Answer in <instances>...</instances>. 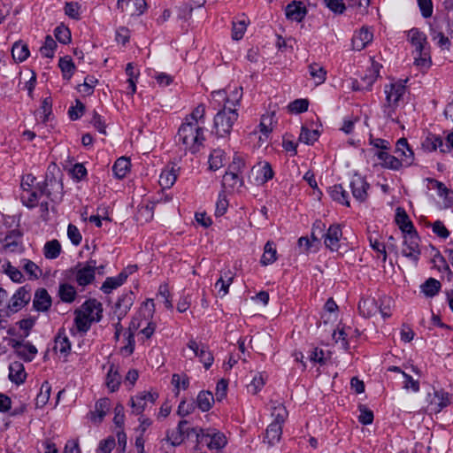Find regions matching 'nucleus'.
Here are the masks:
<instances>
[{
  "label": "nucleus",
  "instance_id": "obj_1",
  "mask_svg": "<svg viewBox=\"0 0 453 453\" xmlns=\"http://www.w3.org/2000/svg\"><path fill=\"white\" fill-rule=\"evenodd\" d=\"M204 128L200 126L191 124V122L183 121L178 129L176 135V142L182 144L184 150L190 151L192 154L196 153L205 140L203 135Z\"/></svg>",
  "mask_w": 453,
  "mask_h": 453
},
{
  "label": "nucleus",
  "instance_id": "obj_2",
  "mask_svg": "<svg viewBox=\"0 0 453 453\" xmlns=\"http://www.w3.org/2000/svg\"><path fill=\"white\" fill-rule=\"evenodd\" d=\"M238 117L237 109L224 105L223 109L214 116L212 133L219 138L229 136Z\"/></svg>",
  "mask_w": 453,
  "mask_h": 453
},
{
  "label": "nucleus",
  "instance_id": "obj_3",
  "mask_svg": "<svg viewBox=\"0 0 453 453\" xmlns=\"http://www.w3.org/2000/svg\"><path fill=\"white\" fill-rule=\"evenodd\" d=\"M194 434L196 440V449L200 444H206L210 449H220L226 445V438L223 433L215 429L192 427L188 431V436Z\"/></svg>",
  "mask_w": 453,
  "mask_h": 453
},
{
  "label": "nucleus",
  "instance_id": "obj_4",
  "mask_svg": "<svg viewBox=\"0 0 453 453\" xmlns=\"http://www.w3.org/2000/svg\"><path fill=\"white\" fill-rule=\"evenodd\" d=\"M426 399L428 403V409L435 414L453 403V395L442 388H434L433 393H428Z\"/></svg>",
  "mask_w": 453,
  "mask_h": 453
},
{
  "label": "nucleus",
  "instance_id": "obj_5",
  "mask_svg": "<svg viewBox=\"0 0 453 453\" xmlns=\"http://www.w3.org/2000/svg\"><path fill=\"white\" fill-rule=\"evenodd\" d=\"M420 237L418 232L403 235L402 255L418 265L421 254L419 247Z\"/></svg>",
  "mask_w": 453,
  "mask_h": 453
},
{
  "label": "nucleus",
  "instance_id": "obj_6",
  "mask_svg": "<svg viewBox=\"0 0 453 453\" xmlns=\"http://www.w3.org/2000/svg\"><path fill=\"white\" fill-rule=\"evenodd\" d=\"M381 65L372 61V67L359 80L356 79L352 81V89L354 91H370L373 83L380 76V69Z\"/></svg>",
  "mask_w": 453,
  "mask_h": 453
},
{
  "label": "nucleus",
  "instance_id": "obj_7",
  "mask_svg": "<svg viewBox=\"0 0 453 453\" xmlns=\"http://www.w3.org/2000/svg\"><path fill=\"white\" fill-rule=\"evenodd\" d=\"M8 344L13 349L16 356L24 362L33 361L38 352L35 345L25 340L8 339Z\"/></svg>",
  "mask_w": 453,
  "mask_h": 453
},
{
  "label": "nucleus",
  "instance_id": "obj_8",
  "mask_svg": "<svg viewBox=\"0 0 453 453\" xmlns=\"http://www.w3.org/2000/svg\"><path fill=\"white\" fill-rule=\"evenodd\" d=\"M213 97L225 102V105L236 109L235 107L240 104L242 97V88L231 86L227 89L219 90L212 92Z\"/></svg>",
  "mask_w": 453,
  "mask_h": 453
},
{
  "label": "nucleus",
  "instance_id": "obj_9",
  "mask_svg": "<svg viewBox=\"0 0 453 453\" xmlns=\"http://www.w3.org/2000/svg\"><path fill=\"white\" fill-rule=\"evenodd\" d=\"M407 81L408 79L398 80L395 82L385 85L384 93L386 95V103H390L393 105H399V102L405 94V83Z\"/></svg>",
  "mask_w": 453,
  "mask_h": 453
},
{
  "label": "nucleus",
  "instance_id": "obj_10",
  "mask_svg": "<svg viewBox=\"0 0 453 453\" xmlns=\"http://www.w3.org/2000/svg\"><path fill=\"white\" fill-rule=\"evenodd\" d=\"M349 188L351 189L353 197L359 203H363L367 199V190L370 188V184L366 181L365 177L355 173L351 177Z\"/></svg>",
  "mask_w": 453,
  "mask_h": 453
},
{
  "label": "nucleus",
  "instance_id": "obj_11",
  "mask_svg": "<svg viewBox=\"0 0 453 453\" xmlns=\"http://www.w3.org/2000/svg\"><path fill=\"white\" fill-rule=\"evenodd\" d=\"M342 237V226L338 223H334L329 226L326 233L323 234L324 244L326 249L331 251H338L340 249V241Z\"/></svg>",
  "mask_w": 453,
  "mask_h": 453
},
{
  "label": "nucleus",
  "instance_id": "obj_12",
  "mask_svg": "<svg viewBox=\"0 0 453 453\" xmlns=\"http://www.w3.org/2000/svg\"><path fill=\"white\" fill-rule=\"evenodd\" d=\"M158 398L157 392L143 391L131 397L130 403L133 408V412L136 415H141L145 411L147 403L153 404Z\"/></svg>",
  "mask_w": 453,
  "mask_h": 453
},
{
  "label": "nucleus",
  "instance_id": "obj_13",
  "mask_svg": "<svg viewBox=\"0 0 453 453\" xmlns=\"http://www.w3.org/2000/svg\"><path fill=\"white\" fill-rule=\"evenodd\" d=\"M31 288L28 285L22 286L18 288L15 294L12 296L8 309L12 312H17L26 306L31 299Z\"/></svg>",
  "mask_w": 453,
  "mask_h": 453
},
{
  "label": "nucleus",
  "instance_id": "obj_14",
  "mask_svg": "<svg viewBox=\"0 0 453 453\" xmlns=\"http://www.w3.org/2000/svg\"><path fill=\"white\" fill-rule=\"evenodd\" d=\"M22 236L23 234L19 228L9 231L2 240V250L5 252H21L23 250Z\"/></svg>",
  "mask_w": 453,
  "mask_h": 453
},
{
  "label": "nucleus",
  "instance_id": "obj_15",
  "mask_svg": "<svg viewBox=\"0 0 453 453\" xmlns=\"http://www.w3.org/2000/svg\"><path fill=\"white\" fill-rule=\"evenodd\" d=\"M251 171L257 173L255 183L257 186L265 185L269 180H273L275 175L272 165L267 161L258 162L252 167Z\"/></svg>",
  "mask_w": 453,
  "mask_h": 453
},
{
  "label": "nucleus",
  "instance_id": "obj_16",
  "mask_svg": "<svg viewBox=\"0 0 453 453\" xmlns=\"http://www.w3.org/2000/svg\"><path fill=\"white\" fill-rule=\"evenodd\" d=\"M26 410V403L20 400H12L9 396L2 394V412H7L10 417H18L21 416Z\"/></svg>",
  "mask_w": 453,
  "mask_h": 453
},
{
  "label": "nucleus",
  "instance_id": "obj_17",
  "mask_svg": "<svg viewBox=\"0 0 453 453\" xmlns=\"http://www.w3.org/2000/svg\"><path fill=\"white\" fill-rule=\"evenodd\" d=\"M411 44L415 48L417 54H424V50H429L427 37L418 28L413 27L408 32Z\"/></svg>",
  "mask_w": 453,
  "mask_h": 453
},
{
  "label": "nucleus",
  "instance_id": "obj_18",
  "mask_svg": "<svg viewBox=\"0 0 453 453\" xmlns=\"http://www.w3.org/2000/svg\"><path fill=\"white\" fill-rule=\"evenodd\" d=\"M188 421L185 419H181L177 426L176 431L167 432L166 434V441H169L173 446L176 447L180 445L185 438H189L188 436V431L191 428H186V425H188Z\"/></svg>",
  "mask_w": 453,
  "mask_h": 453
},
{
  "label": "nucleus",
  "instance_id": "obj_19",
  "mask_svg": "<svg viewBox=\"0 0 453 453\" xmlns=\"http://www.w3.org/2000/svg\"><path fill=\"white\" fill-rule=\"evenodd\" d=\"M52 300L48 291L44 288H38L34 296L33 307L37 311H48L51 307Z\"/></svg>",
  "mask_w": 453,
  "mask_h": 453
},
{
  "label": "nucleus",
  "instance_id": "obj_20",
  "mask_svg": "<svg viewBox=\"0 0 453 453\" xmlns=\"http://www.w3.org/2000/svg\"><path fill=\"white\" fill-rule=\"evenodd\" d=\"M134 301V294L133 291L122 295L115 305V314L119 320H122L126 317Z\"/></svg>",
  "mask_w": 453,
  "mask_h": 453
},
{
  "label": "nucleus",
  "instance_id": "obj_21",
  "mask_svg": "<svg viewBox=\"0 0 453 453\" xmlns=\"http://www.w3.org/2000/svg\"><path fill=\"white\" fill-rule=\"evenodd\" d=\"M286 17L296 22H301L307 14V8L300 1H292L285 9Z\"/></svg>",
  "mask_w": 453,
  "mask_h": 453
},
{
  "label": "nucleus",
  "instance_id": "obj_22",
  "mask_svg": "<svg viewBox=\"0 0 453 453\" xmlns=\"http://www.w3.org/2000/svg\"><path fill=\"white\" fill-rule=\"evenodd\" d=\"M395 221L399 226V229L403 232V235L411 234L412 232H418L407 212L402 207L396 208Z\"/></svg>",
  "mask_w": 453,
  "mask_h": 453
},
{
  "label": "nucleus",
  "instance_id": "obj_23",
  "mask_svg": "<svg viewBox=\"0 0 453 453\" xmlns=\"http://www.w3.org/2000/svg\"><path fill=\"white\" fill-rule=\"evenodd\" d=\"M73 273H75L76 282L81 287L91 284L95 280V272L86 268L82 263H78L73 269Z\"/></svg>",
  "mask_w": 453,
  "mask_h": 453
},
{
  "label": "nucleus",
  "instance_id": "obj_24",
  "mask_svg": "<svg viewBox=\"0 0 453 453\" xmlns=\"http://www.w3.org/2000/svg\"><path fill=\"white\" fill-rule=\"evenodd\" d=\"M422 148L428 152L435 151L437 149H440L441 153L449 151V146L444 148L441 136L433 133H428L425 140L422 142Z\"/></svg>",
  "mask_w": 453,
  "mask_h": 453
},
{
  "label": "nucleus",
  "instance_id": "obj_25",
  "mask_svg": "<svg viewBox=\"0 0 453 453\" xmlns=\"http://www.w3.org/2000/svg\"><path fill=\"white\" fill-rule=\"evenodd\" d=\"M74 324L80 333H87L90 329L92 323H97L103 319L101 311H99V314L97 313V317H94V319H88L87 315L77 310L74 311Z\"/></svg>",
  "mask_w": 453,
  "mask_h": 453
},
{
  "label": "nucleus",
  "instance_id": "obj_26",
  "mask_svg": "<svg viewBox=\"0 0 453 453\" xmlns=\"http://www.w3.org/2000/svg\"><path fill=\"white\" fill-rule=\"evenodd\" d=\"M180 167L173 164L171 167L167 165L159 176V185L163 188H170L177 180Z\"/></svg>",
  "mask_w": 453,
  "mask_h": 453
},
{
  "label": "nucleus",
  "instance_id": "obj_27",
  "mask_svg": "<svg viewBox=\"0 0 453 453\" xmlns=\"http://www.w3.org/2000/svg\"><path fill=\"white\" fill-rule=\"evenodd\" d=\"M110 406L111 401L109 398L104 397L99 399L95 404V411L89 412L91 421L96 424H100L110 410Z\"/></svg>",
  "mask_w": 453,
  "mask_h": 453
},
{
  "label": "nucleus",
  "instance_id": "obj_28",
  "mask_svg": "<svg viewBox=\"0 0 453 453\" xmlns=\"http://www.w3.org/2000/svg\"><path fill=\"white\" fill-rule=\"evenodd\" d=\"M372 33L368 28L362 27L352 37V49L357 51L364 50L372 41Z\"/></svg>",
  "mask_w": 453,
  "mask_h": 453
},
{
  "label": "nucleus",
  "instance_id": "obj_29",
  "mask_svg": "<svg viewBox=\"0 0 453 453\" xmlns=\"http://www.w3.org/2000/svg\"><path fill=\"white\" fill-rule=\"evenodd\" d=\"M375 155L381 161L380 165L383 168L398 171L403 167V161L387 151H378Z\"/></svg>",
  "mask_w": 453,
  "mask_h": 453
},
{
  "label": "nucleus",
  "instance_id": "obj_30",
  "mask_svg": "<svg viewBox=\"0 0 453 453\" xmlns=\"http://www.w3.org/2000/svg\"><path fill=\"white\" fill-rule=\"evenodd\" d=\"M71 342L66 336L65 329L60 328L55 336V345L53 347L56 352H59L63 357H66L71 352Z\"/></svg>",
  "mask_w": 453,
  "mask_h": 453
},
{
  "label": "nucleus",
  "instance_id": "obj_31",
  "mask_svg": "<svg viewBox=\"0 0 453 453\" xmlns=\"http://www.w3.org/2000/svg\"><path fill=\"white\" fill-rule=\"evenodd\" d=\"M379 300L374 297L362 298L358 302V311L365 318H370L378 313Z\"/></svg>",
  "mask_w": 453,
  "mask_h": 453
},
{
  "label": "nucleus",
  "instance_id": "obj_32",
  "mask_svg": "<svg viewBox=\"0 0 453 453\" xmlns=\"http://www.w3.org/2000/svg\"><path fill=\"white\" fill-rule=\"evenodd\" d=\"M327 192L330 196V197L347 207L350 206L349 199V193L348 191L342 187V184H335L332 187H329L327 189Z\"/></svg>",
  "mask_w": 453,
  "mask_h": 453
},
{
  "label": "nucleus",
  "instance_id": "obj_33",
  "mask_svg": "<svg viewBox=\"0 0 453 453\" xmlns=\"http://www.w3.org/2000/svg\"><path fill=\"white\" fill-rule=\"evenodd\" d=\"M77 311L87 315L88 319H94V317H97L99 311H101V315H103L104 309L103 304L95 298H90L85 301Z\"/></svg>",
  "mask_w": 453,
  "mask_h": 453
},
{
  "label": "nucleus",
  "instance_id": "obj_34",
  "mask_svg": "<svg viewBox=\"0 0 453 453\" xmlns=\"http://www.w3.org/2000/svg\"><path fill=\"white\" fill-rule=\"evenodd\" d=\"M27 377L25 368L22 363L15 361L9 365V379L12 382L20 385L22 384Z\"/></svg>",
  "mask_w": 453,
  "mask_h": 453
},
{
  "label": "nucleus",
  "instance_id": "obj_35",
  "mask_svg": "<svg viewBox=\"0 0 453 453\" xmlns=\"http://www.w3.org/2000/svg\"><path fill=\"white\" fill-rule=\"evenodd\" d=\"M282 435V427L276 424H270L264 435V442L269 446H273L278 443Z\"/></svg>",
  "mask_w": 453,
  "mask_h": 453
},
{
  "label": "nucleus",
  "instance_id": "obj_36",
  "mask_svg": "<svg viewBox=\"0 0 453 453\" xmlns=\"http://www.w3.org/2000/svg\"><path fill=\"white\" fill-rule=\"evenodd\" d=\"M127 280V274L119 273L116 277H107L102 284L101 290L104 294H110L113 289L118 288Z\"/></svg>",
  "mask_w": 453,
  "mask_h": 453
},
{
  "label": "nucleus",
  "instance_id": "obj_37",
  "mask_svg": "<svg viewBox=\"0 0 453 453\" xmlns=\"http://www.w3.org/2000/svg\"><path fill=\"white\" fill-rule=\"evenodd\" d=\"M196 406L203 412H206L211 410L214 403V396L211 391H200L196 400Z\"/></svg>",
  "mask_w": 453,
  "mask_h": 453
},
{
  "label": "nucleus",
  "instance_id": "obj_38",
  "mask_svg": "<svg viewBox=\"0 0 453 453\" xmlns=\"http://www.w3.org/2000/svg\"><path fill=\"white\" fill-rule=\"evenodd\" d=\"M48 188L50 192L49 199L54 202L56 199H61L63 196L64 186L61 180H58L53 174L48 175Z\"/></svg>",
  "mask_w": 453,
  "mask_h": 453
},
{
  "label": "nucleus",
  "instance_id": "obj_39",
  "mask_svg": "<svg viewBox=\"0 0 453 453\" xmlns=\"http://www.w3.org/2000/svg\"><path fill=\"white\" fill-rule=\"evenodd\" d=\"M222 185L225 188H229L232 189H234V188L238 189V188L243 187V185H244L243 177L240 173H234L226 171L223 176Z\"/></svg>",
  "mask_w": 453,
  "mask_h": 453
},
{
  "label": "nucleus",
  "instance_id": "obj_40",
  "mask_svg": "<svg viewBox=\"0 0 453 453\" xmlns=\"http://www.w3.org/2000/svg\"><path fill=\"white\" fill-rule=\"evenodd\" d=\"M58 66L62 72L64 80L69 81L76 70V66L70 56H65L59 58Z\"/></svg>",
  "mask_w": 453,
  "mask_h": 453
},
{
  "label": "nucleus",
  "instance_id": "obj_41",
  "mask_svg": "<svg viewBox=\"0 0 453 453\" xmlns=\"http://www.w3.org/2000/svg\"><path fill=\"white\" fill-rule=\"evenodd\" d=\"M277 260V250L273 241H268L264 247V253L261 257L260 263L262 265H269Z\"/></svg>",
  "mask_w": 453,
  "mask_h": 453
},
{
  "label": "nucleus",
  "instance_id": "obj_42",
  "mask_svg": "<svg viewBox=\"0 0 453 453\" xmlns=\"http://www.w3.org/2000/svg\"><path fill=\"white\" fill-rule=\"evenodd\" d=\"M131 163L128 158L121 157L118 158L113 166L112 172L117 179H123L130 169Z\"/></svg>",
  "mask_w": 453,
  "mask_h": 453
},
{
  "label": "nucleus",
  "instance_id": "obj_43",
  "mask_svg": "<svg viewBox=\"0 0 453 453\" xmlns=\"http://www.w3.org/2000/svg\"><path fill=\"white\" fill-rule=\"evenodd\" d=\"M58 296L62 302L71 303L75 300L77 292L73 286L62 283L59 285Z\"/></svg>",
  "mask_w": 453,
  "mask_h": 453
},
{
  "label": "nucleus",
  "instance_id": "obj_44",
  "mask_svg": "<svg viewBox=\"0 0 453 453\" xmlns=\"http://www.w3.org/2000/svg\"><path fill=\"white\" fill-rule=\"evenodd\" d=\"M420 288L425 296L433 297L439 293L441 288V284L438 280L434 278H429L421 285Z\"/></svg>",
  "mask_w": 453,
  "mask_h": 453
},
{
  "label": "nucleus",
  "instance_id": "obj_45",
  "mask_svg": "<svg viewBox=\"0 0 453 453\" xmlns=\"http://www.w3.org/2000/svg\"><path fill=\"white\" fill-rule=\"evenodd\" d=\"M120 379L121 377L117 369H115L114 365H111L106 376V386L111 393L119 389Z\"/></svg>",
  "mask_w": 453,
  "mask_h": 453
},
{
  "label": "nucleus",
  "instance_id": "obj_46",
  "mask_svg": "<svg viewBox=\"0 0 453 453\" xmlns=\"http://www.w3.org/2000/svg\"><path fill=\"white\" fill-rule=\"evenodd\" d=\"M204 115L205 106L201 104L197 105L190 114L185 117L184 121L191 122V124H195L196 126H200V124H204Z\"/></svg>",
  "mask_w": 453,
  "mask_h": 453
},
{
  "label": "nucleus",
  "instance_id": "obj_47",
  "mask_svg": "<svg viewBox=\"0 0 453 453\" xmlns=\"http://www.w3.org/2000/svg\"><path fill=\"white\" fill-rule=\"evenodd\" d=\"M50 391L51 386L49 381H43L35 399L36 408H42L47 404L50 396Z\"/></svg>",
  "mask_w": 453,
  "mask_h": 453
},
{
  "label": "nucleus",
  "instance_id": "obj_48",
  "mask_svg": "<svg viewBox=\"0 0 453 453\" xmlns=\"http://www.w3.org/2000/svg\"><path fill=\"white\" fill-rule=\"evenodd\" d=\"M58 47L56 41L50 35H47L44 39L42 46L40 48V52L42 57L52 58L55 54V50Z\"/></svg>",
  "mask_w": 453,
  "mask_h": 453
},
{
  "label": "nucleus",
  "instance_id": "obj_49",
  "mask_svg": "<svg viewBox=\"0 0 453 453\" xmlns=\"http://www.w3.org/2000/svg\"><path fill=\"white\" fill-rule=\"evenodd\" d=\"M12 55L15 61H25L29 57L27 45L21 42H15L12 47Z\"/></svg>",
  "mask_w": 453,
  "mask_h": 453
},
{
  "label": "nucleus",
  "instance_id": "obj_50",
  "mask_svg": "<svg viewBox=\"0 0 453 453\" xmlns=\"http://www.w3.org/2000/svg\"><path fill=\"white\" fill-rule=\"evenodd\" d=\"M61 252V245L60 242L54 239L49 241L44 245V257L47 259H55L57 258Z\"/></svg>",
  "mask_w": 453,
  "mask_h": 453
},
{
  "label": "nucleus",
  "instance_id": "obj_51",
  "mask_svg": "<svg viewBox=\"0 0 453 453\" xmlns=\"http://www.w3.org/2000/svg\"><path fill=\"white\" fill-rule=\"evenodd\" d=\"M319 135L320 134L318 130H311L303 126L299 134V141L305 144L312 145L316 141H318Z\"/></svg>",
  "mask_w": 453,
  "mask_h": 453
},
{
  "label": "nucleus",
  "instance_id": "obj_52",
  "mask_svg": "<svg viewBox=\"0 0 453 453\" xmlns=\"http://www.w3.org/2000/svg\"><path fill=\"white\" fill-rule=\"evenodd\" d=\"M225 152L221 150H214L209 157V168L217 171L224 165Z\"/></svg>",
  "mask_w": 453,
  "mask_h": 453
},
{
  "label": "nucleus",
  "instance_id": "obj_53",
  "mask_svg": "<svg viewBox=\"0 0 453 453\" xmlns=\"http://www.w3.org/2000/svg\"><path fill=\"white\" fill-rule=\"evenodd\" d=\"M39 197L40 196L35 189H30L22 193L21 201L26 207L33 209L38 205Z\"/></svg>",
  "mask_w": 453,
  "mask_h": 453
},
{
  "label": "nucleus",
  "instance_id": "obj_54",
  "mask_svg": "<svg viewBox=\"0 0 453 453\" xmlns=\"http://www.w3.org/2000/svg\"><path fill=\"white\" fill-rule=\"evenodd\" d=\"M54 35L56 39L62 44H68L71 42L72 35L71 30L65 25L61 24L54 29Z\"/></svg>",
  "mask_w": 453,
  "mask_h": 453
},
{
  "label": "nucleus",
  "instance_id": "obj_55",
  "mask_svg": "<svg viewBox=\"0 0 453 453\" xmlns=\"http://www.w3.org/2000/svg\"><path fill=\"white\" fill-rule=\"evenodd\" d=\"M35 324V319L32 317L18 321L16 325L19 326V328L22 332L21 334H19V340H25L29 335L30 331L34 327Z\"/></svg>",
  "mask_w": 453,
  "mask_h": 453
},
{
  "label": "nucleus",
  "instance_id": "obj_56",
  "mask_svg": "<svg viewBox=\"0 0 453 453\" xmlns=\"http://www.w3.org/2000/svg\"><path fill=\"white\" fill-rule=\"evenodd\" d=\"M310 75L317 80V83L320 84L326 81V71L320 65L312 63L309 65Z\"/></svg>",
  "mask_w": 453,
  "mask_h": 453
},
{
  "label": "nucleus",
  "instance_id": "obj_57",
  "mask_svg": "<svg viewBox=\"0 0 453 453\" xmlns=\"http://www.w3.org/2000/svg\"><path fill=\"white\" fill-rule=\"evenodd\" d=\"M358 411L360 412L358 416V422L362 425L367 426L371 425L373 422L374 415L373 411L370 410L366 405L365 404H359L358 405Z\"/></svg>",
  "mask_w": 453,
  "mask_h": 453
},
{
  "label": "nucleus",
  "instance_id": "obj_58",
  "mask_svg": "<svg viewBox=\"0 0 453 453\" xmlns=\"http://www.w3.org/2000/svg\"><path fill=\"white\" fill-rule=\"evenodd\" d=\"M196 357L200 359L206 370H208L212 365L214 361V357L209 350V348L204 344H202V349L198 353H196Z\"/></svg>",
  "mask_w": 453,
  "mask_h": 453
},
{
  "label": "nucleus",
  "instance_id": "obj_59",
  "mask_svg": "<svg viewBox=\"0 0 453 453\" xmlns=\"http://www.w3.org/2000/svg\"><path fill=\"white\" fill-rule=\"evenodd\" d=\"M272 416L273 417V421L271 424H276L282 427L288 416V411L284 405L279 404L274 407Z\"/></svg>",
  "mask_w": 453,
  "mask_h": 453
},
{
  "label": "nucleus",
  "instance_id": "obj_60",
  "mask_svg": "<svg viewBox=\"0 0 453 453\" xmlns=\"http://www.w3.org/2000/svg\"><path fill=\"white\" fill-rule=\"evenodd\" d=\"M392 299L389 296H383L379 299L378 312L381 314L383 319L390 318Z\"/></svg>",
  "mask_w": 453,
  "mask_h": 453
},
{
  "label": "nucleus",
  "instance_id": "obj_61",
  "mask_svg": "<svg viewBox=\"0 0 453 453\" xmlns=\"http://www.w3.org/2000/svg\"><path fill=\"white\" fill-rule=\"evenodd\" d=\"M23 269L30 279L37 280L42 275V270L33 261L24 259Z\"/></svg>",
  "mask_w": 453,
  "mask_h": 453
},
{
  "label": "nucleus",
  "instance_id": "obj_62",
  "mask_svg": "<svg viewBox=\"0 0 453 453\" xmlns=\"http://www.w3.org/2000/svg\"><path fill=\"white\" fill-rule=\"evenodd\" d=\"M86 110L85 104L80 100H75V105L68 110V116L72 120H77L81 118Z\"/></svg>",
  "mask_w": 453,
  "mask_h": 453
},
{
  "label": "nucleus",
  "instance_id": "obj_63",
  "mask_svg": "<svg viewBox=\"0 0 453 453\" xmlns=\"http://www.w3.org/2000/svg\"><path fill=\"white\" fill-rule=\"evenodd\" d=\"M97 83V80L94 76L88 75L84 82L78 86V89L80 92L84 93L87 96H90L94 92V88Z\"/></svg>",
  "mask_w": 453,
  "mask_h": 453
},
{
  "label": "nucleus",
  "instance_id": "obj_64",
  "mask_svg": "<svg viewBox=\"0 0 453 453\" xmlns=\"http://www.w3.org/2000/svg\"><path fill=\"white\" fill-rule=\"evenodd\" d=\"M309 107L308 99H296L288 104V110L293 113H303L307 111Z\"/></svg>",
  "mask_w": 453,
  "mask_h": 453
}]
</instances>
